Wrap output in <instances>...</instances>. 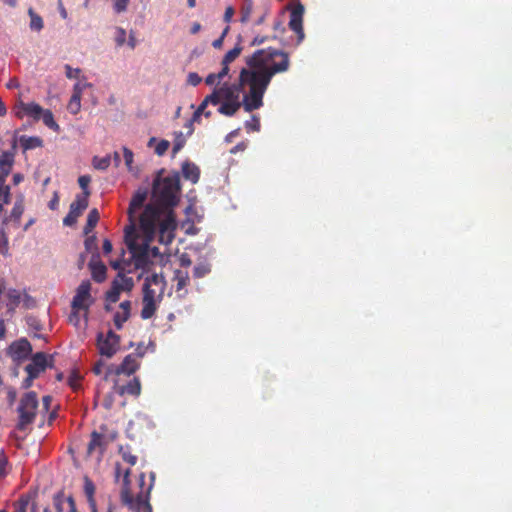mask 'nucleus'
Masks as SVG:
<instances>
[{
  "label": "nucleus",
  "instance_id": "obj_1",
  "mask_svg": "<svg viewBox=\"0 0 512 512\" xmlns=\"http://www.w3.org/2000/svg\"><path fill=\"white\" fill-rule=\"evenodd\" d=\"M248 68L241 70V80L250 83V92L244 94L243 104L246 112H252L263 105V96L274 75L289 70V54L276 49H258L246 58Z\"/></svg>",
  "mask_w": 512,
  "mask_h": 512
},
{
  "label": "nucleus",
  "instance_id": "obj_2",
  "mask_svg": "<svg viewBox=\"0 0 512 512\" xmlns=\"http://www.w3.org/2000/svg\"><path fill=\"white\" fill-rule=\"evenodd\" d=\"M177 227L176 220L174 214L166 213L163 214V211L154 205H146L143 212L139 216V228L144 236V241L142 244L137 242L138 247L146 246L147 251H145V259L143 264L137 265V255H135L131 250H129L132 254V257L135 260V266L137 268H145L149 263L150 254L153 257H157L160 255V251L157 247L150 248L149 244L152 242L158 232V242L164 245H169L172 243L175 237V229Z\"/></svg>",
  "mask_w": 512,
  "mask_h": 512
},
{
  "label": "nucleus",
  "instance_id": "obj_3",
  "mask_svg": "<svg viewBox=\"0 0 512 512\" xmlns=\"http://www.w3.org/2000/svg\"><path fill=\"white\" fill-rule=\"evenodd\" d=\"M180 177L178 173L161 178L158 176L153 183V197L156 207H159L163 214L172 213L170 208L176 206L179 201Z\"/></svg>",
  "mask_w": 512,
  "mask_h": 512
},
{
  "label": "nucleus",
  "instance_id": "obj_4",
  "mask_svg": "<svg viewBox=\"0 0 512 512\" xmlns=\"http://www.w3.org/2000/svg\"><path fill=\"white\" fill-rule=\"evenodd\" d=\"M147 196L148 192L146 189H138L135 192L128 208V218L130 224L126 226L124 230V240L128 249L138 256L137 265L143 264L146 257L145 251H147V245L142 247H138L137 245L138 234L136 232V212L143 206Z\"/></svg>",
  "mask_w": 512,
  "mask_h": 512
},
{
  "label": "nucleus",
  "instance_id": "obj_5",
  "mask_svg": "<svg viewBox=\"0 0 512 512\" xmlns=\"http://www.w3.org/2000/svg\"><path fill=\"white\" fill-rule=\"evenodd\" d=\"M130 470L122 469L120 464H116L115 467V477L116 480H119L122 477L123 486L120 493L121 502L123 505L127 506L133 512H152V507L149 502L150 500V491L152 489V484H150L147 489L141 490L136 497L132 495L129 489V480Z\"/></svg>",
  "mask_w": 512,
  "mask_h": 512
},
{
  "label": "nucleus",
  "instance_id": "obj_6",
  "mask_svg": "<svg viewBox=\"0 0 512 512\" xmlns=\"http://www.w3.org/2000/svg\"><path fill=\"white\" fill-rule=\"evenodd\" d=\"M54 355H47L44 352H37L31 357L29 364L25 366L27 377L22 382V388L28 389L32 386L33 381L45 372L48 367H53Z\"/></svg>",
  "mask_w": 512,
  "mask_h": 512
},
{
  "label": "nucleus",
  "instance_id": "obj_7",
  "mask_svg": "<svg viewBox=\"0 0 512 512\" xmlns=\"http://www.w3.org/2000/svg\"><path fill=\"white\" fill-rule=\"evenodd\" d=\"M38 409V399L35 392H27L20 399L19 406L17 408L19 414V421L17 428L24 431L26 427L32 424L35 420Z\"/></svg>",
  "mask_w": 512,
  "mask_h": 512
},
{
  "label": "nucleus",
  "instance_id": "obj_8",
  "mask_svg": "<svg viewBox=\"0 0 512 512\" xmlns=\"http://www.w3.org/2000/svg\"><path fill=\"white\" fill-rule=\"evenodd\" d=\"M244 87H248L250 92V83L247 81L241 80V73L239 74L237 83H227L224 82L220 87L214 88L212 93H216L218 98V105L221 101L223 102H241L240 94L243 91Z\"/></svg>",
  "mask_w": 512,
  "mask_h": 512
},
{
  "label": "nucleus",
  "instance_id": "obj_9",
  "mask_svg": "<svg viewBox=\"0 0 512 512\" xmlns=\"http://www.w3.org/2000/svg\"><path fill=\"white\" fill-rule=\"evenodd\" d=\"M90 290L91 283L88 280L82 281L78 286L71 303L73 315H76L80 310L87 311L89 309L90 305L93 303Z\"/></svg>",
  "mask_w": 512,
  "mask_h": 512
},
{
  "label": "nucleus",
  "instance_id": "obj_10",
  "mask_svg": "<svg viewBox=\"0 0 512 512\" xmlns=\"http://www.w3.org/2000/svg\"><path fill=\"white\" fill-rule=\"evenodd\" d=\"M120 337L109 330L106 335L99 333L97 336V347L99 353L107 358L113 357L119 349Z\"/></svg>",
  "mask_w": 512,
  "mask_h": 512
},
{
  "label": "nucleus",
  "instance_id": "obj_11",
  "mask_svg": "<svg viewBox=\"0 0 512 512\" xmlns=\"http://www.w3.org/2000/svg\"><path fill=\"white\" fill-rule=\"evenodd\" d=\"M210 104L214 106L218 105V98L216 93H210L209 95H207L194 112L192 118L186 123V128L188 129L189 135H191L194 131L193 123L198 122L200 120L201 115H204L206 118L211 117V111L206 110L207 106Z\"/></svg>",
  "mask_w": 512,
  "mask_h": 512
},
{
  "label": "nucleus",
  "instance_id": "obj_12",
  "mask_svg": "<svg viewBox=\"0 0 512 512\" xmlns=\"http://www.w3.org/2000/svg\"><path fill=\"white\" fill-rule=\"evenodd\" d=\"M303 14H304V6L300 3H298L290 13V20H289V28L294 31L297 35V42L296 44H300L304 37V31H303Z\"/></svg>",
  "mask_w": 512,
  "mask_h": 512
},
{
  "label": "nucleus",
  "instance_id": "obj_13",
  "mask_svg": "<svg viewBox=\"0 0 512 512\" xmlns=\"http://www.w3.org/2000/svg\"><path fill=\"white\" fill-rule=\"evenodd\" d=\"M9 352L15 361H22L32 353V345L26 338H22L10 345Z\"/></svg>",
  "mask_w": 512,
  "mask_h": 512
},
{
  "label": "nucleus",
  "instance_id": "obj_14",
  "mask_svg": "<svg viewBox=\"0 0 512 512\" xmlns=\"http://www.w3.org/2000/svg\"><path fill=\"white\" fill-rule=\"evenodd\" d=\"M142 356H143L142 352H139L137 355H134V354L127 355L123 359L122 363L114 368L113 372L116 375L125 374L127 376H130L139 368V362H138L137 358L142 357Z\"/></svg>",
  "mask_w": 512,
  "mask_h": 512
},
{
  "label": "nucleus",
  "instance_id": "obj_15",
  "mask_svg": "<svg viewBox=\"0 0 512 512\" xmlns=\"http://www.w3.org/2000/svg\"><path fill=\"white\" fill-rule=\"evenodd\" d=\"M53 504L56 512H77L72 496L65 497L63 493H57L53 498Z\"/></svg>",
  "mask_w": 512,
  "mask_h": 512
},
{
  "label": "nucleus",
  "instance_id": "obj_16",
  "mask_svg": "<svg viewBox=\"0 0 512 512\" xmlns=\"http://www.w3.org/2000/svg\"><path fill=\"white\" fill-rule=\"evenodd\" d=\"M107 442L105 436L101 433L93 431L91 438L87 446L88 455H92L94 452H98L100 456L103 455L106 449Z\"/></svg>",
  "mask_w": 512,
  "mask_h": 512
},
{
  "label": "nucleus",
  "instance_id": "obj_17",
  "mask_svg": "<svg viewBox=\"0 0 512 512\" xmlns=\"http://www.w3.org/2000/svg\"><path fill=\"white\" fill-rule=\"evenodd\" d=\"M14 163V154L5 151L0 156V181H6Z\"/></svg>",
  "mask_w": 512,
  "mask_h": 512
},
{
  "label": "nucleus",
  "instance_id": "obj_18",
  "mask_svg": "<svg viewBox=\"0 0 512 512\" xmlns=\"http://www.w3.org/2000/svg\"><path fill=\"white\" fill-rule=\"evenodd\" d=\"M173 281L175 282L176 292L180 293L179 296H185L187 293V290L185 288L187 287L190 281L188 272L179 269L175 270Z\"/></svg>",
  "mask_w": 512,
  "mask_h": 512
},
{
  "label": "nucleus",
  "instance_id": "obj_19",
  "mask_svg": "<svg viewBox=\"0 0 512 512\" xmlns=\"http://www.w3.org/2000/svg\"><path fill=\"white\" fill-rule=\"evenodd\" d=\"M84 494L87 498V502L91 512H97V505L95 500V485L93 481L89 477H84V486H83Z\"/></svg>",
  "mask_w": 512,
  "mask_h": 512
},
{
  "label": "nucleus",
  "instance_id": "obj_20",
  "mask_svg": "<svg viewBox=\"0 0 512 512\" xmlns=\"http://www.w3.org/2000/svg\"><path fill=\"white\" fill-rule=\"evenodd\" d=\"M116 392L120 395L129 394L133 396H139L141 393V383L139 378L135 377L126 385L116 387Z\"/></svg>",
  "mask_w": 512,
  "mask_h": 512
},
{
  "label": "nucleus",
  "instance_id": "obj_21",
  "mask_svg": "<svg viewBox=\"0 0 512 512\" xmlns=\"http://www.w3.org/2000/svg\"><path fill=\"white\" fill-rule=\"evenodd\" d=\"M182 175L186 180L195 184L199 181L200 169L196 164L186 161L182 164Z\"/></svg>",
  "mask_w": 512,
  "mask_h": 512
},
{
  "label": "nucleus",
  "instance_id": "obj_22",
  "mask_svg": "<svg viewBox=\"0 0 512 512\" xmlns=\"http://www.w3.org/2000/svg\"><path fill=\"white\" fill-rule=\"evenodd\" d=\"M89 267L91 269L92 278L96 282L101 283L106 279L107 268L102 262L91 261Z\"/></svg>",
  "mask_w": 512,
  "mask_h": 512
},
{
  "label": "nucleus",
  "instance_id": "obj_23",
  "mask_svg": "<svg viewBox=\"0 0 512 512\" xmlns=\"http://www.w3.org/2000/svg\"><path fill=\"white\" fill-rule=\"evenodd\" d=\"M142 306L143 307L140 314L141 318L144 320L152 318L157 310L156 300H152L149 297H143Z\"/></svg>",
  "mask_w": 512,
  "mask_h": 512
},
{
  "label": "nucleus",
  "instance_id": "obj_24",
  "mask_svg": "<svg viewBox=\"0 0 512 512\" xmlns=\"http://www.w3.org/2000/svg\"><path fill=\"white\" fill-rule=\"evenodd\" d=\"M22 293L17 289H9L7 292V308L9 312H14L22 302Z\"/></svg>",
  "mask_w": 512,
  "mask_h": 512
},
{
  "label": "nucleus",
  "instance_id": "obj_25",
  "mask_svg": "<svg viewBox=\"0 0 512 512\" xmlns=\"http://www.w3.org/2000/svg\"><path fill=\"white\" fill-rule=\"evenodd\" d=\"M243 106L242 102H220V106L218 108V112L224 116L231 117L237 113L240 107Z\"/></svg>",
  "mask_w": 512,
  "mask_h": 512
},
{
  "label": "nucleus",
  "instance_id": "obj_26",
  "mask_svg": "<svg viewBox=\"0 0 512 512\" xmlns=\"http://www.w3.org/2000/svg\"><path fill=\"white\" fill-rule=\"evenodd\" d=\"M21 107L27 116L33 118L35 121L40 120L43 108L39 104L34 102L22 103Z\"/></svg>",
  "mask_w": 512,
  "mask_h": 512
},
{
  "label": "nucleus",
  "instance_id": "obj_27",
  "mask_svg": "<svg viewBox=\"0 0 512 512\" xmlns=\"http://www.w3.org/2000/svg\"><path fill=\"white\" fill-rule=\"evenodd\" d=\"M88 207V198L86 196L77 195L75 200L70 204V212L78 217Z\"/></svg>",
  "mask_w": 512,
  "mask_h": 512
},
{
  "label": "nucleus",
  "instance_id": "obj_28",
  "mask_svg": "<svg viewBox=\"0 0 512 512\" xmlns=\"http://www.w3.org/2000/svg\"><path fill=\"white\" fill-rule=\"evenodd\" d=\"M20 143L24 150H31L43 146V140L38 136H21Z\"/></svg>",
  "mask_w": 512,
  "mask_h": 512
},
{
  "label": "nucleus",
  "instance_id": "obj_29",
  "mask_svg": "<svg viewBox=\"0 0 512 512\" xmlns=\"http://www.w3.org/2000/svg\"><path fill=\"white\" fill-rule=\"evenodd\" d=\"M144 284H148L149 286H156L159 290V298L162 297L165 288V280L161 274L153 273L145 279Z\"/></svg>",
  "mask_w": 512,
  "mask_h": 512
},
{
  "label": "nucleus",
  "instance_id": "obj_30",
  "mask_svg": "<svg viewBox=\"0 0 512 512\" xmlns=\"http://www.w3.org/2000/svg\"><path fill=\"white\" fill-rule=\"evenodd\" d=\"M242 37L241 35L238 36V42L236 43L235 47L231 50H229L225 56L222 59L221 64H230L233 62L242 52L243 47L241 46Z\"/></svg>",
  "mask_w": 512,
  "mask_h": 512
},
{
  "label": "nucleus",
  "instance_id": "obj_31",
  "mask_svg": "<svg viewBox=\"0 0 512 512\" xmlns=\"http://www.w3.org/2000/svg\"><path fill=\"white\" fill-rule=\"evenodd\" d=\"M99 212L96 208L90 210V212L88 213V216H87V221H86V224L84 226V233L86 235H88L90 232L93 231V229L95 228V226L97 225L98 221H99Z\"/></svg>",
  "mask_w": 512,
  "mask_h": 512
},
{
  "label": "nucleus",
  "instance_id": "obj_32",
  "mask_svg": "<svg viewBox=\"0 0 512 512\" xmlns=\"http://www.w3.org/2000/svg\"><path fill=\"white\" fill-rule=\"evenodd\" d=\"M28 14L30 16V29L37 32L41 31L44 26L42 17L38 15L32 8L28 9Z\"/></svg>",
  "mask_w": 512,
  "mask_h": 512
},
{
  "label": "nucleus",
  "instance_id": "obj_33",
  "mask_svg": "<svg viewBox=\"0 0 512 512\" xmlns=\"http://www.w3.org/2000/svg\"><path fill=\"white\" fill-rule=\"evenodd\" d=\"M40 119H42L43 123L53 131L58 132L60 130V127L54 120L53 113L50 110L43 109Z\"/></svg>",
  "mask_w": 512,
  "mask_h": 512
},
{
  "label": "nucleus",
  "instance_id": "obj_34",
  "mask_svg": "<svg viewBox=\"0 0 512 512\" xmlns=\"http://www.w3.org/2000/svg\"><path fill=\"white\" fill-rule=\"evenodd\" d=\"M211 272V266L207 262L198 263L193 269V276L195 278L205 277Z\"/></svg>",
  "mask_w": 512,
  "mask_h": 512
},
{
  "label": "nucleus",
  "instance_id": "obj_35",
  "mask_svg": "<svg viewBox=\"0 0 512 512\" xmlns=\"http://www.w3.org/2000/svg\"><path fill=\"white\" fill-rule=\"evenodd\" d=\"M122 292V287H119L118 279L112 282L111 289L107 292V299L111 302H116L119 299V295Z\"/></svg>",
  "mask_w": 512,
  "mask_h": 512
},
{
  "label": "nucleus",
  "instance_id": "obj_36",
  "mask_svg": "<svg viewBox=\"0 0 512 512\" xmlns=\"http://www.w3.org/2000/svg\"><path fill=\"white\" fill-rule=\"evenodd\" d=\"M23 212H24V206H23L22 201H17L14 203V206L10 213L9 219L19 222Z\"/></svg>",
  "mask_w": 512,
  "mask_h": 512
},
{
  "label": "nucleus",
  "instance_id": "obj_37",
  "mask_svg": "<svg viewBox=\"0 0 512 512\" xmlns=\"http://www.w3.org/2000/svg\"><path fill=\"white\" fill-rule=\"evenodd\" d=\"M67 108L72 114H77L81 108V97L72 95Z\"/></svg>",
  "mask_w": 512,
  "mask_h": 512
},
{
  "label": "nucleus",
  "instance_id": "obj_38",
  "mask_svg": "<svg viewBox=\"0 0 512 512\" xmlns=\"http://www.w3.org/2000/svg\"><path fill=\"white\" fill-rule=\"evenodd\" d=\"M186 139L181 131L175 133V140L173 145V153H178L185 145Z\"/></svg>",
  "mask_w": 512,
  "mask_h": 512
},
{
  "label": "nucleus",
  "instance_id": "obj_39",
  "mask_svg": "<svg viewBox=\"0 0 512 512\" xmlns=\"http://www.w3.org/2000/svg\"><path fill=\"white\" fill-rule=\"evenodd\" d=\"M110 157H94L93 166L98 170H105L110 166Z\"/></svg>",
  "mask_w": 512,
  "mask_h": 512
},
{
  "label": "nucleus",
  "instance_id": "obj_40",
  "mask_svg": "<svg viewBox=\"0 0 512 512\" xmlns=\"http://www.w3.org/2000/svg\"><path fill=\"white\" fill-rule=\"evenodd\" d=\"M91 182V178L88 175H82L78 178V183L81 189L83 190V194L81 196H86L87 198L90 195V191L88 189V185Z\"/></svg>",
  "mask_w": 512,
  "mask_h": 512
},
{
  "label": "nucleus",
  "instance_id": "obj_41",
  "mask_svg": "<svg viewBox=\"0 0 512 512\" xmlns=\"http://www.w3.org/2000/svg\"><path fill=\"white\" fill-rule=\"evenodd\" d=\"M119 287H122V291L130 290L133 286V281L131 278L124 276L122 272L118 274Z\"/></svg>",
  "mask_w": 512,
  "mask_h": 512
},
{
  "label": "nucleus",
  "instance_id": "obj_42",
  "mask_svg": "<svg viewBox=\"0 0 512 512\" xmlns=\"http://www.w3.org/2000/svg\"><path fill=\"white\" fill-rule=\"evenodd\" d=\"M260 120L257 116L253 115L252 119L250 121L245 122V128L248 132L256 131L258 132L260 130Z\"/></svg>",
  "mask_w": 512,
  "mask_h": 512
},
{
  "label": "nucleus",
  "instance_id": "obj_43",
  "mask_svg": "<svg viewBox=\"0 0 512 512\" xmlns=\"http://www.w3.org/2000/svg\"><path fill=\"white\" fill-rule=\"evenodd\" d=\"M6 181H0V201L8 203L10 200V187L5 184Z\"/></svg>",
  "mask_w": 512,
  "mask_h": 512
},
{
  "label": "nucleus",
  "instance_id": "obj_44",
  "mask_svg": "<svg viewBox=\"0 0 512 512\" xmlns=\"http://www.w3.org/2000/svg\"><path fill=\"white\" fill-rule=\"evenodd\" d=\"M9 250L8 238L3 229H0V254L7 255Z\"/></svg>",
  "mask_w": 512,
  "mask_h": 512
},
{
  "label": "nucleus",
  "instance_id": "obj_45",
  "mask_svg": "<svg viewBox=\"0 0 512 512\" xmlns=\"http://www.w3.org/2000/svg\"><path fill=\"white\" fill-rule=\"evenodd\" d=\"M9 473V465L6 455L0 451V476L5 477Z\"/></svg>",
  "mask_w": 512,
  "mask_h": 512
},
{
  "label": "nucleus",
  "instance_id": "obj_46",
  "mask_svg": "<svg viewBox=\"0 0 512 512\" xmlns=\"http://www.w3.org/2000/svg\"><path fill=\"white\" fill-rule=\"evenodd\" d=\"M122 459L129 465L134 466L137 462V456L131 454L129 451L124 450L122 447L119 450Z\"/></svg>",
  "mask_w": 512,
  "mask_h": 512
},
{
  "label": "nucleus",
  "instance_id": "obj_47",
  "mask_svg": "<svg viewBox=\"0 0 512 512\" xmlns=\"http://www.w3.org/2000/svg\"><path fill=\"white\" fill-rule=\"evenodd\" d=\"M129 0H113V9L116 13L125 12L128 8Z\"/></svg>",
  "mask_w": 512,
  "mask_h": 512
},
{
  "label": "nucleus",
  "instance_id": "obj_48",
  "mask_svg": "<svg viewBox=\"0 0 512 512\" xmlns=\"http://www.w3.org/2000/svg\"><path fill=\"white\" fill-rule=\"evenodd\" d=\"M130 315L124 314L123 312H117L114 315V324L117 329H121L123 324L128 320Z\"/></svg>",
  "mask_w": 512,
  "mask_h": 512
},
{
  "label": "nucleus",
  "instance_id": "obj_49",
  "mask_svg": "<svg viewBox=\"0 0 512 512\" xmlns=\"http://www.w3.org/2000/svg\"><path fill=\"white\" fill-rule=\"evenodd\" d=\"M169 141L167 140H161L155 147V153L159 156H162L166 153V151L169 148Z\"/></svg>",
  "mask_w": 512,
  "mask_h": 512
},
{
  "label": "nucleus",
  "instance_id": "obj_50",
  "mask_svg": "<svg viewBox=\"0 0 512 512\" xmlns=\"http://www.w3.org/2000/svg\"><path fill=\"white\" fill-rule=\"evenodd\" d=\"M251 12H252L251 4L242 6L241 19H240L242 23H246L249 20Z\"/></svg>",
  "mask_w": 512,
  "mask_h": 512
},
{
  "label": "nucleus",
  "instance_id": "obj_51",
  "mask_svg": "<svg viewBox=\"0 0 512 512\" xmlns=\"http://www.w3.org/2000/svg\"><path fill=\"white\" fill-rule=\"evenodd\" d=\"M202 78L196 72H190L187 76V83L192 86H197L201 83Z\"/></svg>",
  "mask_w": 512,
  "mask_h": 512
},
{
  "label": "nucleus",
  "instance_id": "obj_52",
  "mask_svg": "<svg viewBox=\"0 0 512 512\" xmlns=\"http://www.w3.org/2000/svg\"><path fill=\"white\" fill-rule=\"evenodd\" d=\"M80 379L81 377L76 372H72L71 375L69 376L68 383L73 390L78 389Z\"/></svg>",
  "mask_w": 512,
  "mask_h": 512
},
{
  "label": "nucleus",
  "instance_id": "obj_53",
  "mask_svg": "<svg viewBox=\"0 0 512 512\" xmlns=\"http://www.w3.org/2000/svg\"><path fill=\"white\" fill-rule=\"evenodd\" d=\"M156 289L152 288L148 284L143 285V297H149L152 300H156Z\"/></svg>",
  "mask_w": 512,
  "mask_h": 512
},
{
  "label": "nucleus",
  "instance_id": "obj_54",
  "mask_svg": "<svg viewBox=\"0 0 512 512\" xmlns=\"http://www.w3.org/2000/svg\"><path fill=\"white\" fill-rule=\"evenodd\" d=\"M126 40V32L123 28H117V34L115 37L116 44L122 46Z\"/></svg>",
  "mask_w": 512,
  "mask_h": 512
},
{
  "label": "nucleus",
  "instance_id": "obj_55",
  "mask_svg": "<svg viewBox=\"0 0 512 512\" xmlns=\"http://www.w3.org/2000/svg\"><path fill=\"white\" fill-rule=\"evenodd\" d=\"M66 77L69 79L77 78L81 70L79 68L73 69L70 65H65Z\"/></svg>",
  "mask_w": 512,
  "mask_h": 512
},
{
  "label": "nucleus",
  "instance_id": "obj_56",
  "mask_svg": "<svg viewBox=\"0 0 512 512\" xmlns=\"http://www.w3.org/2000/svg\"><path fill=\"white\" fill-rule=\"evenodd\" d=\"M123 156H124L125 164L127 165V167L129 169H131V165L133 163V152L130 149L124 147Z\"/></svg>",
  "mask_w": 512,
  "mask_h": 512
},
{
  "label": "nucleus",
  "instance_id": "obj_57",
  "mask_svg": "<svg viewBox=\"0 0 512 512\" xmlns=\"http://www.w3.org/2000/svg\"><path fill=\"white\" fill-rule=\"evenodd\" d=\"M221 70L216 73L217 77H218V83H221L223 81V79L228 76L229 74V71H230V68H229V65L228 64H221Z\"/></svg>",
  "mask_w": 512,
  "mask_h": 512
},
{
  "label": "nucleus",
  "instance_id": "obj_58",
  "mask_svg": "<svg viewBox=\"0 0 512 512\" xmlns=\"http://www.w3.org/2000/svg\"><path fill=\"white\" fill-rule=\"evenodd\" d=\"M78 216L75 214H72L70 211L63 219V224L65 226H72L77 222Z\"/></svg>",
  "mask_w": 512,
  "mask_h": 512
},
{
  "label": "nucleus",
  "instance_id": "obj_59",
  "mask_svg": "<svg viewBox=\"0 0 512 512\" xmlns=\"http://www.w3.org/2000/svg\"><path fill=\"white\" fill-rule=\"evenodd\" d=\"M22 301L24 302V306L28 309L35 306L34 299L31 296H29L27 293H24L22 295Z\"/></svg>",
  "mask_w": 512,
  "mask_h": 512
},
{
  "label": "nucleus",
  "instance_id": "obj_60",
  "mask_svg": "<svg viewBox=\"0 0 512 512\" xmlns=\"http://www.w3.org/2000/svg\"><path fill=\"white\" fill-rule=\"evenodd\" d=\"M268 40V36H255L250 43L251 47L259 46Z\"/></svg>",
  "mask_w": 512,
  "mask_h": 512
},
{
  "label": "nucleus",
  "instance_id": "obj_61",
  "mask_svg": "<svg viewBox=\"0 0 512 512\" xmlns=\"http://www.w3.org/2000/svg\"><path fill=\"white\" fill-rule=\"evenodd\" d=\"M234 13H235V11L232 6H228L226 8L223 19L227 24L232 20Z\"/></svg>",
  "mask_w": 512,
  "mask_h": 512
},
{
  "label": "nucleus",
  "instance_id": "obj_62",
  "mask_svg": "<svg viewBox=\"0 0 512 512\" xmlns=\"http://www.w3.org/2000/svg\"><path fill=\"white\" fill-rule=\"evenodd\" d=\"M86 86H88L87 83H84V84L76 83L74 85L72 95H78V96L82 97L83 90L85 89Z\"/></svg>",
  "mask_w": 512,
  "mask_h": 512
},
{
  "label": "nucleus",
  "instance_id": "obj_63",
  "mask_svg": "<svg viewBox=\"0 0 512 512\" xmlns=\"http://www.w3.org/2000/svg\"><path fill=\"white\" fill-rule=\"evenodd\" d=\"M85 247L88 251H90L92 248L96 247V237L95 236L87 237V239L85 240Z\"/></svg>",
  "mask_w": 512,
  "mask_h": 512
},
{
  "label": "nucleus",
  "instance_id": "obj_64",
  "mask_svg": "<svg viewBox=\"0 0 512 512\" xmlns=\"http://www.w3.org/2000/svg\"><path fill=\"white\" fill-rule=\"evenodd\" d=\"M216 82H218V77H217L216 73H210V74L205 78V84H206V85L212 86V85H214Z\"/></svg>",
  "mask_w": 512,
  "mask_h": 512
}]
</instances>
